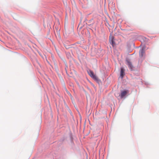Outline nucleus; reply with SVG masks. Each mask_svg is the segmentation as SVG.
I'll return each mask as SVG.
<instances>
[{
	"instance_id": "f257e3e1",
	"label": "nucleus",
	"mask_w": 159,
	"mask_h": 159,
	"mask_svg": "<svg viewBox=\"0 0 159 159\" xmlns=\"http://www.w3.org/2000/svg\"><path fill=\"white\" fill-rule=\"evenodd\" d=\"M129 93L128 90L122 91L121 92L120 94L119 95L121 98H123L126 95Z\"/></svg>"
},
{
	"instance_id": "f03ea898",
	"label": "nucleus",
	"mask_w": 159,
	"mask_h": 159,
	"mask_svg": "<svg viewBox=\"0 0 159 159\" xmlns=\"http://www.w3.org/2000/svg\"><path fill=\"white\" fill-rule=\"evenodd\" d=\"M89 74L90 76L94 80H98V77L96 75L94 74L93 73L92 71L90 70L89 72Z\"/></svg>"
},
{
	"instance_id": "7ed1b4c3",
	"label": "nucleus",
	"mask_w": 159,
	"mask_h": 159,
	"mask_svg": "<svg viewBox=\"0 0 159 159\" xmlns=\"http://www.w3.org/2000/svg\"><path fill=\"white\" fill-rule=\"evenodd\" d=\"M126 61V64L128 66V67L131 70H132L134 67L131 62L128 60H127Z\"/></svg>"
},
{
	"instance_id": "20e7f679",
	"label": "nucleus",
	"mask_w": 159,
	"mask_h": 159,
	"mask_svg": "<svg viewBox=\"0 0 159 159\" xmlns=\"http://www.w3.org/2000/svg\"><path fill=\"white\" fill-rule=\"evenodd\" d=\"M145 54V50L144 48H142V49L140 51L139 55L141 57H143Z\"/></svg>"
},
{
	"instance_id": "39448f33",
	"label": "nucleus",
	"mask_w": 159,
	"mask_h": 159,
	"mask_svg": "<svg viewBox=\"0 0 159 159\" xmlns=\"http://www.w3.org/2000/svg\"><path fill=\"white\" fill-rule=\"evenodd\" d=\"M125 75V70L123 68H121L120 76L122 78Z\"/></svg>"
},
{
	"instance_id": "423d86ee",
	"label": "nucleus",
	"mask_w": 159,
	"mask_h": 159,
	"mask_svg": "<svg viewBox=\"0 0 159 159\" xmlns=\"http://www.w3.org/2000/svg\"><path fill=\"white\" fill-rule=\"evenodd\" d=\"M110 43L112 44V46H114V45H115V43L114 41L113 40V39H112L111 40H110Z\"/></svg>"
}]
</instances>
